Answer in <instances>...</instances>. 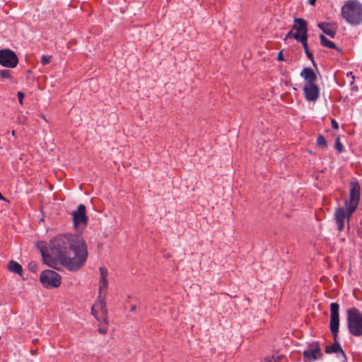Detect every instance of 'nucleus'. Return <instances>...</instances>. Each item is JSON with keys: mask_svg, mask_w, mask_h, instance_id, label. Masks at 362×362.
I'll use <instances>...</instances> for the list:
<instances>
[{"mask_svg": "<svg viewBox=\"0 0 362 362\" xmlns=\"http://www.w3.org/2000/svg\"><path fill=\"white\" fill-rule=\"evenodd\" d=\"M52 254L70 272L80 269L86 262L87 245L79 235L60 234L49 242Z\"/></svg>", "mask_w": 362, "mask_h": 362, "instance_id": "f257e3e1", "label": "nucleus"}, {"mask_svg": "<svg viewBox=\"0 0 362 362\" xmlns=\"http://www.w3.org/2000/svg\"><path fill=\"white\" fill-rule=\"evenodd\" d=\"M339 305L337 303H332L330 304V322L329 329L334 338V343L330 346H327L325 348V353L330 354L332 353L339 354L340 356L344 360H346V356L343 349L341 347L337 339L339 327Z\"/></svg>", "mask_w": 362, "mask_h": 362, "instance_id": "f03ea898", "label": "nucleus"}, {"mask_svg": "<svg viewBox=\"0 0 362 362\" xmlns=\"http://www.w3.org/2000/svg\"><path fill=\"white\" fill-rule=\"evenodd\" d=\"M341 17L351 25L362 23V4L354 0L345 2L341 9Z\"/></svg>", "mask_w": 362, "mask_h": 362, "instance_id": "7ed1b4c3", "label": "nucleus"}, {"mask_svg": "<svg viewBox=\"0 0 362 362\" xmlns=\"http://www.w3.org/2000/svg\"><path fill=\"white\" fill-rule=\"evenodd\" d=\"M347 327L349 333L354 337L362 336V315L356 308L347 310Z\"/></svg>", "mask_w": 362, "mask_h": 362, "instance_id": "20e7f679", "label": "nucleus"}, {"mask_svg": "<svg viewBox=\"0 0 362 362\" xmlns=\"http://www.w3.org/2000/svg\"><path fill=\"white\" fill-rule=\"evenodd\" d=\"M293 22L294 24L292 25L291 30L286 35L284 40L294 38L300 42L303 37L305 38L308 35V23L301 18H295Z\"/></svg>", "mask_w": 362, "mask_h": 362, "instance_id": "39448f33", "label": "nucleus"}, {"mask_svg": "<svg viewBox=\"0 0 362 362\" xmlns=\"http://www.w3.org/2000/svg\"><path fill=\"white\" fill-rule=\"evenodd\" d=\"M40 281L43 287L46 288H54L61 285L62 277L55 271L46 269L41 272Z\"/></svg>", "mask_w": 362, "mask_h": 362, "instance_id": "423d86ee", "label": "nucleus"}, {"mask_svg": "<svg viewBox=\"0 0 362 362\" xmlns=\"http://www.w3.org/2000/svg\"><path fill=\"white\" fill-rule=\"evenodd\" d=\"M304 362H314L323 356L319 342L313 341L309 344L303 351Z\"/></svg>", "mask_w": 362, "mask_h": 362, "instance_id": "0eeeda50", "label": "nucleus"}, {"mask_svg": "<svg viewBox=\"0 0 362 362\" xmlns=\"http://www.w3.org/2000/svg\"><path fill=\"white\" fill-rule=\"evenodd\" d=\"M71 215L73 216V222L75 228L78 229L81 226H82L83 228L86 226L88 217L86 215V209L84 204H79L77 207V210L74 211Z\"/></svg>", "mask_w": 362, "mask_h": 362, "instance_id": "6e6552de", "label": "nucleus"}, {"mask_svg": "<svg viewBox=\"0 0 362 362\" xmlns=\"http://www.w3.org/2000/svg\"><path fill=\"white\" fill-rule=\"evenodd\" d=\"M18 63L16 53L8 49L0 50V64L9 68H14Z\"/></svg>", "mask_w": 362, "mask_h": 362, "instance_id": "1a4fd4ad", "label": "nucleus"}, {"mask_svg": "<svg viewBox=\"0 0 362 362\" xmlns=\"http://www.w3.org/2000/svg\"><path fill=\"white\" fill-rule=\"evenodd\" d=\"M334 219L337 226V230L341 232L344 229L345 223H347V226L349 228V221H348V213L342 206H339L335 209L334 214Z\"/></svg>", "mask_w": 362, "mask_h": 362, "instance_id": "9d476101", "label": "nucleus"}, {"mask_svg": "<svg viewBox=\"0 0 362 362\" xmlns=\"http://www.w3.org/2000/svg\"><path fill=\"white\" fill-rule=\"evenodd\" d=\"M303 94L306 100L315 102L320 97V88L314 83H305L303 88Z\"/></svg>", "mask_w": 362, "mask_h": 362, "instance_id": "9b49d317", "label": "nucleus"}, {"mask_svg": "<svg viewBox=\"0 0 362 362\" xmlns=\"http://www.w3.org/2000/svg\"><path fill=\"white\" fill-rule=\"evenodd\" d=\"M100 271V281H99V294L100 297H102V294L103 296H106L107 289L108 287V281H107V274L108 272L105 267H100L99 269Z\"/></svg>", "mask_w": 362, "mask_h": 362, "instance_id": "f8f14e48", "label": "nucleus"}, {"mask_svg": "<svg viewBox=\"0 0 362 362\" xmlns=\"http://www.w3.org/2000/svg\"><path fill=\"white\" fill-rule=\"evenodd\" d=\"M300 76L305 79L306 83H314L317 81V75L315 71L310 67L303 69Z\"/></svg>", "mask_w": 362, "mask_h": 362, "instance_id": "ddd939ff", "label": "nucleus"}, {"mask_svg": "<svg viewBox=\"0 0 362 362\" xmlns=\"http://www.w3.org/2000/svg\"><path fill=\"white\" fill-rule=\"evenodd\" d=\"M359 201L350 199L349 200H346L345 202V207H344L346 210V211L348 213V221H350V218L353 214V213L355 211V210L357 209Z\"/></svg>", "mask_w": 362, "mask_h": 362, "instance_id": "4468645a", "label": "nucleus"}, {"mask_svg": "<svg viewBox=\"0 0 362 362\" xmlns=\"http://www.w3.org/2000/svg\"><path fill=\"white\" fill-rule=\"evenodd\" d=\"M361 187L358 181L351 182L349 198L353 199L360 200Z\"/></svg>", "mask_w": 362, "mask_h": 362, "instance_id": "2eb2a0df", "label": "nucleus"}, {"mask_svg": "<svg viewBox=\"0 0 362 362\" xmlns=\"http://www.w3.org/2000/svg\"><path fill=\"white\" fill-rule=\"evenodd\" d=\"M317 26L322 30V31L325 34L327 35L332 38L334 37L336 35V28H332L329 23H320L317 25Z\"/></svg>", "mask_w": 362, "mask_h": 362, "instance_id": "dca6fc26", "label": "nucleus"}, {"mask_svg": "<svg viewBox=\"0 0 362 362\" xmlns=\"http://www.w3.org/2000/svg\"><path fill=\"white\" fill-rule=\"evenodd\" d=\"M8 269L14 274L20 276L23 275V268L21 265L14 260H10L8 264Z\"/></svg>", "mask_w": 362, "mask_h": 362, "instance_id": "f3484780", "label": "nucleus"}, {"mask_svg": "<svg viewBox=\"0 0 362 362\" xmlns=\"http://www.w3.org/2000/svg\"><path fill=\"white\" fill-rule=\"evenodd\" d=\"M105 298V296H103V294H102V297H100V294L98 293V302L95 304L97 309L100 310V311L102 312V314L103 315H107V309H106Z\"/></svg>", "mask_w": 362, "mask_h": 362, "instance_id": "a211bd4d", "label": "nucleus"}, {"mask_svg": "<svg viewBox=\"0 0 362 362\" xmlns=\"http://www.w3.org/2000/svg\"><path fill=\"white\" fill-rule=\"evenodd\" d=\"M320 44L322 46L328 47V48H331V49H335L337 50H339V48L334 44V42L328 40L324 35L321 34L320 35Z\"/></svg>", "mask_w": 362, "mask_h": 362, "instance_id": "6ab92c4d", "label": "nucleus"}, {"mask_svg": "<svg viewBox=\"0 0 362 362\" xmlns=\"http://www.w3.org/2000/svg\"><path fill=\"white\" fill-rule=\"evenodd\" d=\"M300 43L303 46L305 54L308 57V58L312 62V63L314 65H315L314 57H313V54L311 53V52L309 50L308 47V35L305 38L303 37V41H301Z\"/></svg>", "mask_w": 362, "mask_h": 362, "instance_id": "aec40b11", "label": "nucleus"}, {"mask_svg": "<svg viewBox=\"0 0 362 362\" xmlns=\"http://www.w3.org/2000/svg\"><path fill=\"white\" fill-rule=\"evenodd\" d=\"M37 248L40 250L41 252V255L44 259V261H46L47 258H49V255L46 249V246L43 242H39L37 244Z\"/></svg>", "mask_w": 362, "mask_h": 362, "instance_id": "412c9836", "label": "nucleus"}, {"mask_svg": "<svg viewBox=\"0 0 362 362\" xmlns=\"http://www.w3.org/2000/svg\"><path fill=\"white\" fill-rule=\"evenodd\" d=\"M316 144L317 146L321 147L322 148H327V143L324 136L320 134L316 141Z\"/></svg>", "mask_w": 362, "mask_h": 362, "instance_id": "4be33fe9", "label": "nucleus"}, {"mask_svg": "<svg viewBox=\"0 0 362 362\" xmlns=\"http://www.w3.org/2000/svg\"><path fill=\"white\" fill-rule=\"evenodd\" d=\"M334 148L339 153H342L344 151V147L341 143L339 137H337L335 141Z\"/></svg>", "mask_w": 362, "mask_h": 362, "instance_id": "5701e85b", "label": "nucleus"}, {"mask_svg": "<svg viewBox=\"0 0 362 362\" xmlns=\"http://www.w3.org/2000/svg\"><path fill=\"white\" fill-rule=\"evenodd\" d=\"M0 76L4 78H9L11 75V71L8 69L0 70Z\"/></svg>", "mask_w": 362, "mask_h": 362, "instance_id": "b1692460", "label": "nucleus"}, {"mask_svg": "<svg viewBox=\"0 0 362 362\" xmlns=\"http://www.w3.org/2000/svg\"><path fill=\"white\" fill-rule=\"evenodd\" d=\"M50 59H51L50 56L42 55L41 57L40 62L43 66L47 65L50 62Z\"/></svg>", "mask_w": 362, "mask_h": 362, "instance_id": "393cba45", "label": "nucleus"}, {"mask_svg": "<svg viewBox=\"0 0 362 362\" xmlns=\"http://www.w3.org/2000/svg\"><path fill=\"white\" fill-rule=\"evenodd\" d=\"M262 362H276L275 355L264 357Z\"/></svg>", "mask_w": 362, "mask_h": 362, "instance_id": "a878e982", "label": "nucleus"}, {"mask_svg": "<svg viewBox=\"0 0 362 362\" xmlns=\"http://www.w3.org/2000/svg\"><path fill=\"white\" fill-rule=\"evenodd\" d=\"M17 97H18L19 103L21 105H22L23 102V98H24V93L23 92L18 91L17 93Z\"/></svg>", "mask_w": 362, "mask_h": 362, "instance_id": "bb28decb", "label": "nucleus"}, {"mask_svg": "<svg viewBox=\"0 0 362 362\" xmlns=\"http://www.w3.org/2000/svg\"><path fill=\"white\" fill-rule=\"evenodd\" d=\"M98 332L102 334H105L107 332V329L106 327H100L98 328Z\"/></svg>", "mask_w": 362, "mask_h": 362, "instance_id": "cd10ccee", "label": "nucleus"}, {"mask_svg": "<svg viewBox=\"0 0 362 362\" xmlns=\"http://www.w3.org/2000/svg\"><path fill=\"white\" fill-rule=\"evenodd\" d=\"M331 125H332V127L334 129H337L339 128L338 122L334 119H332Z\"/></svg>", "mask_w": 362, "mask_h": 362, "instance_id": "c85d7f7f", "label": "nucleus"}, {"mask_svg": "<svg viewBox=\"0 0 362 362\" xmlns=\"http://www.w3.org/2000/svg\"><path fill=\"white\" fill-rule=\"evenodd\" d=\"M96 310L97 308L95 305H93L92 307H91V313L93 315H94L95 317H96Z\"/></svg>", "mask_w": 362, "mask_h": 362, "instance_id": "c756f323", "label": "nucleus"}, {"mask_svg": "<svg viewBox=\"0 0 362 362\" xmlns=\"http://www.w3.org/2000/svg\"><path fill=\"white\" fill-rule=\"evenodd\" d=\"M276 362L280 361L283 358L282 355L275 356Z\"/></svg>", "mask_w": 362, "mask_h": 362, "instance_id": "7c9ffc66", "label": "nucleus"}, {"mask_svg": "<svg viewBox=\"0 0 362 362\" xmlns=\"http://www.w3.org/2000/svg\"><path fill=\"white\" fill-rule=\"evenodd\" d=\"M361 224L362 225V221L361 222ZM357 234L358 236H360L362 238V230L358 229Z\"/></svg>", "mask_w": 362, "mask_h": 362, "instance_id": "2f4dec72", "label": "nucleus"}, {"mask_svg": "<svg viewBox=\"0 0 362 362\" xmlns=\"http://www.w3.org/2000/svg\"><path fill=\"white\" fill-rule=\"evenodd\" d=\"M136 309V306L135 305H132L130 308V311L131 312H134Z\"/></svg>", "mask_w": 362, "mask_h": 362, "instance_id": "473e14b6", "label": "nucleus"}, {"mask_svg": "<svg viewBox=\"0 0 362 362\" xmlns=\"http://www.w3.org/2000/svg\"><path fill=\"white\" fill-rule=\"evenodd\" d=\"M277 59L279 60V61H282L283 60V57H282V54H281V52H279L278 57H277Z\"/></svg>", "mask_w": 362, "mask_h": 362, "instance_id": "72a5a7b5", "label": "nucleus"}, {"mask_svg": "<svg viewBox=\"0 0 362 362\" xmlns=\"http://www.w3.org/2000/svg\"><path fill=\"white\" fill-rule=\"evenodd\" d=\"M317 0H308V3L311 5H314Z\"/></svg>", "mask_w": 362, "mask_h": 362, "instance_id": "f704fd0d", "label": "nucleus"}, {"mask_svg": "<svg viewBox=\"0 0 362 362\" xmlns=\"http://www.w3.org/2000/svg\"><path fill=\"white\" fill-rule=\"evenodd\" d=\"M4 199H5V198L4 197V196L0 192V200H4Z\"/></svg>", "mask_w": 362, "mask_h": 362, "instance_id": "c9c22d12", "label": "nucleus"}, {"mask_svg": "<svg viewBox=\"0 0 362 362\" xmlns=\"http://www.w3.org/2000/svg\"><path fill=\"white\" fill-rule=\"evenodd\" d=\"M42 119H44L45 120H46V119H45V116H44V115H42Z\"/></svg>", "mask_w": 362, "mask_h": 362, "instance_id": "e433bc0d", "label": "nucleus"}]
</instances>
